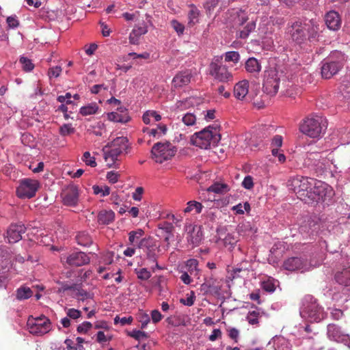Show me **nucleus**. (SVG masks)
Returning <instances> with one entry per match:
<instances>
[{
    "label": "nucleus",
    "mask_w": 350,
    "mask_h": 350,
    "mask_svg": "<svg viewBox=\"0 0 350 350\" xmlns=\"http://www.w3.org/2000/svg\"><path fill=\"white\" fill-rule=\"evenodd\" d=\"M315 180L301 176H296L288 180V187L297 194V198L306 200V198L312 196V186Z\"/></svg>",
    "instance_id": "39448f33"
},
{
    "label": "nucleus",
    "mask_w": 350,
    "mask_h": 350,
    "mask_svg": "<svg viewBox=\"0 0 350 350\" xmlns=\"http://www.w3.org/2000/svg\"><path fill=\"white\" fill-rule=\"evenodd\" d=\"M224 243L226 246L229 245L230 248H233L237 243V239L232 234H228L224 239Z\"/></svg>",
    "instance_id": "de8ad7c7"
},
{
    "label": "nucleus",
    "mask_w": 350,
    "mask_h": 350,
    "mask_svg": "<svg viewBox=\"0 0 350 350\" xmlns=\"http://www.w3.org/2000/svg\"><path fill=\"white\" fill-rule=\"evenodd\" d=\"M256 28V23L254 21H250L244 26L243 29L239 31V38L245 39L249 34L253 31Z\"/></svg>",
    "instance_id": "e433bc0d"
},
{
    "label": "nucleus",
    "mask_w": 350,
    "mask_h": 350,
    "mask_svg": "<svg viewBox=\"0 0 350 350\" xmlns=\"http://www.w3.org/2000/svg\"><path fill=\"white\" fill-rule=\"evenodd\" d=\"M107 118L110 121L121 123H126L130 120V118L126 113L120 114L118 112L109 113Z\"/></svg>",
    "instance_id": "7c9ffc66"
},
{
    "label": "nucleus",
    "mask_w": 350,
    "mask_h": 350,
    "mask_svg": "<svg viewBox=\"0 0 350 350\" xmlns=\"http://www.w3.org/2000/svg\"><path fill=\"white\" fill-rule=\"evenodd\" d=\"M40 183L38 180L31 178H23L20 180L16 189V196L21 199H29L35 196Z\"/></svg>",
    "instance_id": "9d476101"
},
{
    "label": "nucleus",
    "mask_w": 350,
    "mask_h": 350,
    "mask_svg": "<svg viewBox=\"0 0 350 350\" xmlns=\"http://www.w3.org/2000/svg\"><path fill=\"white\" fill-rule=\"evenodd\" d=\"M249 85L250 83L246 79H243L237 83L234 87V97L240 100H245L249 92Z\"/></svg>",
    "instance_id": "4be33fe9"
},
{
    "label": "nucleus",
    "mask_w": 350,
    "mask_h": 350,
    "mask_svg": "<svg viewBox=\"0 0 350 350\" xmlns=\"http://www.w3.org/2000/svg\"><path fill=\"white\" fill-rule=\"evenodd\" d=\"M62 70V68L58 66L50 68L48 71V75L49 78H57L60 75Z\"/></svg>",
    "instance_id": "6e6d98bb"
},
{
    "label": "nucleus",
    "mask_w": 350,
    "mask_h": 350,
    "mask_svg": "<svg viewBox=\"0 0 350 350\" xmlns=\"http://www.w3.org/2000/svg\"><path fill=\"white\" fill-rule=\"evenodd\" d=\"M159 228L164 231L166 234H169L170 235H172L174 230V227L172 224L167 221L159 224Z\"/></svg>",
    "instance_id": "a18cd8bd"
},
{
    "label": "nucleus",
    "mask_w": 350,
    "mask_h": 350,
    "mask_svg": "<svg viewBox=\"0 0 350 350\" xmlns=\"http://www.w3.org/2000/svg\"><path fill=\"white\" fill-rule=\"evenodd\" d=\"M135 273L137 278L142 280H147L151 277V273L146 268H142L139 270L135 269Z\"/></svg>",
    "instance_id": "c03bdc74"
},
{
    "label": "nucleus",
    "mask_w": 350,
    "mask_h": 350,
    "mask_svg": "<svg viewBox=\"0 0 350 350\" xmlns=\"http://www.w3.org/2000/svg\"><path fill=\"white\" fill-rule=\"evenodd\" d=\"M66 314L67 317L72 319H77L81 315V311L75 308H69L67 310Z\"/></svg>",
    "instance_id": "680f3d73"
},
{
    "label": "nucleus",
    "mask_w": 350,
    "mask_h": 350,
    "mask_svg": "<svg viewBox=\"0 0 350 350\" xmlns=\"http://www.w3.org/2000/svg\"><path fill=\"white\" fill-rule=\"evenodd\" d=\"M79 196L78 187L73 185L65 187L61 193L63 204L68 206H75L78 204Z\"/></svg>",
    "instance_id": "2eb2a0df"
},
{
    "label": "nucleus",
    "mask_w": 350,
    "mask_h": 350,
    "mask_svg": "<svg viewBox=\"0 0 350 350\" xmlns=\"http://www.w3.org/2000/svg\"><path fill=\"white\" fill-rule=\"evenodd\" d=\"M130 336L138 340L148 338V334L145 332L140 330H133Z\"/></svg>",
    "instance_id": "bf43d9fd"
},
{
    "label": "nucleus",
    "mask_w": 350,
    "mask_h": 350,
    "mask_svg": "<svg viewBox=\"0 0 350 350\" xmlns=\"http://www.w3.org/2000/svg\"><path fill=\"white\" fill-rule=\"evenodd\" d=\"M198 261L196 259L191 258L186 261L187 272L191 275H198L199 273Z\"/></svg>",
    "instance_id": "f704fd0d"
},
{
    "label": "nucleus",
    "mask_w": 350,
    "mask_h": 350,
    "mask_svg": "<svg viewBox=\"0 0 350 350\" xmlns=\"http://www.w3.org/2000/svg\"><path fill=\"white\" fill-rule=\"evenodd\" d=\"M73 291H76V297L80 300L83 301L90 297V293L83 289L79 284H77V288Z\"/></svg>",
    "instance_id": "a19ab883"
},
{
    "label": "nucleus",
    "mask_w": 350,
    "mask_h": 350,
    "mask_svg": "<svg viewBox=\"0 0 350 350\" xmlns=\"http://www.w3.org/2000/svg\"><path fill=\"white\" fill-rule=\"evenodd\" d=\"M327 337L334 341L341 342L347 340L348 334H345L341 327L334 323H330L327 327Z\"/></svg>",
    "instance_id": "6ab92c4d"
},
{
    "label": "nucleus",
    "mask_w": 350,
    "mask_h": 350,
    "mask_svg": "<svg viewBox=\"0 0 350 350\" xmlns=\"http://www.w3.org/2000/svg\"><path fill=\"white\" fill-rule=\"evenodd\" d=\"M336 282L345 286H350V266L343 269L342 271L338 272L335 275Z\"/></svg>",
    "instance_id": "393cba45"
},
{
    "label": "nucleus",
    "mask_w": 350,
    "mask_h": 350,
    "mask_svg": "<svg viewBox=\"0 0 350 350\" xmlns=\"http://www.w3.org/2000/svg\"><path fill=\"white\" fill-rule=\"evenodd\" d=\"M325 185L322 182L317 181L315 180V183L312 186V196L308 197V198L312 199L313 200L318 201L321 198L323 197L325 195Z\"/></svg>",
    "instance_id": "a878e982"
},
{
    "label": "nucleus",
    "mask_w": 350,
    "mask_h": 350,
    "mask_svg": "<svg viewBox=\"0 0 350 350\" xmlns=\"http://www.w3.org/2000/svg\"><path fill=\"white\" fill-rule=\"evenodd\" d=\"M225 62L237 64L240 60V55L237 51H228L224 54Z\"/></svg>",
    "instance_id": "58836bf2"
},
{
    "label": "nucleus",
    "mask_w": 350,
    "mask_h": 350,
    "mask_svg": "<svg viewBox=\"0 0 350 350\" xmlns=\"http://www.w3.org/2000/svg\"><path fill=\"white\" fill-rule=\"evenodd\" d=\"M262 288L263 290L269 293L273 292L275 289L274 284L269 280L262 282Z\"/></svg>",
    "instance_id": "052dcab7"
},
{
    "label": "nucleus",
    "mask_w": 350,
    "mask_h": 350,
    "mask_svg": "<svg viewBox=\"0 0 350 350\" xmlns=\"http://www.w3.org/2000/svg\"><path fill=\"white\" fill-rule=\"evenodd\" d=\"M83 160L85 163L86 165H90L91 167H96V162L95 161V158L91 157L90 153L89 152H85L83 155Z\"/></svg>",
    "instance_id": "3c124183"
},
{
    "label": "nucleus",
    "mask_w": 350,
    "mask_h": 350,
    "mask_svg": "<svg viewBox=\"0 0 350 350\" xmlns=\"http://www.w3.org/2000/svg\"><path fill=\"white\" fill-rule=\"evenodd\" d=\"M92 189H93L94 193L96 195L100 193L102 196H107L109 195V193H110V189L107 186H105L104 187V189H103L102 187H100L98 185H94L92 187Z\"/></svg>",
    "instance_id": "49530a36"
},
{
    "label": "nucleus",
    "mask_w": 350,
    "mask_h": 350,
    "mask_svg": "<svg viewBox=\"0 0 350 350\" xmlns=\"http://www.w3.org/2000/svg\"><path fill=\"white\" fill-rule=\"evenodd\" d=\"M186 230L188 231L187 241L193 245H198L202 239L200 227L189 225L186 226Z\"/></svg>",
    "instance_id": "412c9836"
},
{
    "label": "nucleus",
    "mask_w": 350,
    "mask_h": 350,
    "mask_svg": "<svg viewBox=\"0 0 350 350\" xmlns=\"http://www.w3.org/2000/svg\"><path fill=\"white\" fill-rule=\"evenodd\" d=\"M172 27L174 29V31L180 36L183 35L185 31V26L179 23L176 20H172L170 22Z\"/></svg>",
    "instance_id": "8fccbe9b"
},
{
    "label": "nucleus",
    "mask_w": 350,
    "mask_h": 350,
    "mask_svg": "<svg viewBox=\"0 0 350 350\" xmlns=\"http://www.w3.org/2000/svg\"><path fill=\"white\" fill-rule=\"evenodd\" d=\"M147 32L148 28L145 24H143L142 26L135 27L129 36L130 42L135 44L137 41V38L146 34Z\"/></svg>",
    "instance_id": "bb28decb"
},
{
    "label": "nucleus",
    "mask_w": 350,
    "mask_h": 350,
    "mask_svg": "<svg viewBox=\"0 0 350 350\" xmlns=\"http://www.w3.org/2000/svg\"><path fill=\"white\" fill-rule=\"evenodd\" d=\"M131 145L126 137H118L103 148V158L108 167L119 168L122 157L129 153Z\"/></svg>",
    "instance_id": "7ed1b4c3"
},
{
    "label": "nucleus",
    "mask_w": 350,
    "mask_h": 350,
    "mask_svg": "<svg viewBox=\"0 0 350 350\" xmlns=\"http://www.w3.org/2000/svg\"><path fill=\"white\" fill-rule=\"evenodd\" d=\"M259 312L256 311L250 312L247 316V321L251 325L258 323Z\"/></svg>",
    "instance_id": "4d7b16f0"
},
{
    "label": "nucleus",
    "mask_w": 350,
    "mask_h": 350,
    "mask_svg": "<svg viewBox=\"0 0 350 350\" xmlns=\"http://www.w3.org/2000/svg\"><path fill=\"white\" fill-rule=\"evenodd\" d=\"M33 295V291L29 287L21 286L16 290V297L18 300L27 299Z\"/></svg>",
    "instance_id": "2f4dec72"
},
{
    "label": "nucleus",
    "mask_w": 350,
    "mask_h": 350,
    "mask_svg": "<svg viewBox=\"0 0 350 350\" xmlns=\"http://www.w3.org/2000/svg\"><path fill=\"white\" fill-rule=\"evenodd\" d=\"M343 64L341 61L332 60L331 57L324 59L322 62L321 75L325 79H330L342 68Z\"/></svg>",
    "instance_id": "4468645a"
},
{
    "label": "nucleus",
    "mask_w": 350,
    "mask_h": 350,
    "mask_svg": "<svg viewBox=\"0 0 350 350\" xmlns=\"http://www.w3.org/2000/svg\"><path fill=\"white\" fill-rule=\"evenodd\" d=\"M144 193V189L142 187H138L136 188L135 192L133 193V198L136 201H140L142 200V196Z\"/></svg>",
    "instance_id": "774afa93"
},
{
    "label": "nucleus",
    "mask_w": 350,
    "mask_h": 350,
    "mask_svg": "<svg viewBox=\"0 0 350 350\" xmlns=\"http://www.w3.org/2000/svg\"><path fill=\"white\" fill-rule=\"evenodd\" d=\"M131 145L126 137H118L103 148V158L108 167L119 168L122 157L129 153Z\"/></svg>",
    "instance_id": "f03ea898"
},
{
    "label": "nucleus",
    "mask_w": 350,
    "mask_h": 350,
    "mask_svg": "<svg viewBox=\"0 0 350 350\" xmlns=\"http://www.w3.org/2000/svg\"><path fill=\"white\" fill-rule=\"evenodd\" d=\"M99 224L108 225L112 223L115 219V213L111 210H102L97 215Z\"/></svg>",
    "instance_id": "b1692460"
},
{
    "label": "nucleus",
    "mask_w": 350,
    "mask_h": 350,
    "mask_svg": "<svg viewBox=\"0 0 350 350\" xmlns=\"http://www.w3.org/2000/svg\"><path fill=\"white\" fill-rule=\"evenodd\" d=\"M284 268L288 271H296L304 267L303 260L298 257L289 258L284 262Z\"/></svg>",
    "instance_id": "5701e85b"
},
{
    "label": "nucleus",
    "mask_w": 350,
    "mask_h": 350,
    "mask_svg": "<svg viewBox=\"0 0 350 350\" xmlns=\"http://www.w3.org/2000/svg\"><path fill=\"white\" fill-rule=\"evenodd\" d=\"M199 15V10L194 5H191L190 10L188 14V25L191 27L196 24L198 22Z\"/></svg>",
    "instance_id": "473e14b6"
},
{
    "label": "nucleus",
    "mask_w": 350,
    "mask_h": 350,
    "mask_svg": "<svg viewBox=\"0 0 350 350\" xmlns=\"http://www.w3.org/2000/svg\"><path fill=\"white\" fill-rule=\"evenodd\" d=\"M29 332L34 335H43L51 329L50 320L45 317L29 319L27 323Z\"/></svg>",
    "instance_id": "9b49d317"
},
{
    "label": "nucleus",
    "mask_w": 350,
    "mask_h": 350,
    "mask_svg": "<svg viewBox=\"0 0 350 350\" xmlns=\"http://www.w3.org/2000/svg\"><path fill=\"white\" fill-rule=\"evenodd\" d=\"M210 73L215 79L221 82H228L232 80V75L225 65L213 62L210 65Z\"/></svg>",
    "instance_id": "dca6fc26"
},
{
    "label": "nucleus",
    "mask_w": 350,
    "mask_h": 350,
    "mask_svg": "<svg viewBox=\"0 0 350 350\" xmlns=\"http://www.w3.org/2000/svg\"><path fill=\"white\" fill-rule=\"evenodd\" d=\"M242 185L245 189H251L254 187L253 178L251 176L245 177L242 182Z\"/></svg>",
    "instance_id": "e2e57ef3"
},
{
    "label": "nucleus",
    "mask_w": 350,
    "mask_h": 350,
    "mask_svg": "<svg viewBox=\"0 0 350 350\" xmlns=\"http://www.w3.org/2000/svg\"><path fill=\"white\" fill-rule=\"evenodd\" d=\"M227 331L228 336L237 342L239 336V331L234 327H230L228 329Z\"/></svg>",
    "instance_id": "0e129e2a"
},
{
    "label": "nucleus",
    "mask_w": 350,
    "mask_h": 350,
    "mask_svg": "<svg viewBox=\"0 0 350 350\" xmlns=\"http://www.w3.org/2000/svg\"><path fill=\"white\" fill-rule=\"evenodd\" d=\"M325 127L321 117H308L300 125V131L310 137L317 138L320 137Z\"/></svg>",
    "instance_id": "1a4fd4ad"
},
{
    "label": "nucleus",
    "mask_w": 350,
    "mask_h": 350,
    "mask_svg": "<svg viewBox=\"0 0 350 350\" xmlns=\"http://www.w3.org/2000/svg\"><path fill=\"white\" fill-rule=\"evenodd\" d=\"M183 122L187 126H192L196 122V116L191 113H187L182 118Z\"/></svg>",
    "instance_id": "37998d69"
},
{
    "label": "nucleus",
    "mask_w": 350,
    "mask_h": 350,
    "mask_svg": "<svg viewBox=\"0 0 350 350\" xmlns=\"http://www.w3.org/2000/svg\"><path fill=\"white\" fill-rule=\"evenodd\" d=\"M99 109V107L96 103H91L85 106H83L80 108L79 113L83 116H90L96 114L98 113Z\"/></svg>",
    "instance_id": "c85d7f7f"
},
{
    "label": "nucleus",
    "mask_w": 350,
    "mask_h": 350,
    "mask_svg": "<svg viewBox=\"0 0 350 350\" xmlns=\"http://www.w3.org/2000/svg\"><path fill=\"white\" fill-rule=\"evenodd\" d=\"M304 300L307 304H304V307L300 312L303 317L308 319L311 322H319L325 318V314L323 309L319 306L316 300H313L312 297L307 295Z\"/></svg>",
    "instance_id": "423d86ee"
},
{
    "label": "nucleus",
    "mask_w": 350,
    "mask_h": 350,
    "mask_svg": "<svg viewBox=\"0 0 350 350\" xmlns=\"http://www.w3.org/2000/svg\"><path fill=\"white\" fill-rule=\"evenodd\" d=\"M19 61L22 64L23 69L25 71L29 72L34 68V64L32 63L31 59L25 57H21Z\"/></svg>",
    "instance_id": "ea45409f"
},
{
    "label": "nucleus",
    "mask_w": 350,
    "mask_h": 350,
    "mask_svg": "<svg viewBox=\"0 0 350 350\" xmlns=\"http://www.w3.org/2000/svg\"><path fill=\"white\" fill-rule=\"evenodd\" d=\"M63 264H67L71 267H81L88 265L90 258L85 253L83 252H75L61 258Z\"/></svg>",
    "instance_id": "ddd939ff"
},
{
    "label": "nucleus",
    "mask_w": 350,
    "mask_h": 350,
    "mask_svg": "<svg viewBox=\"0 0 350 350\" xmlns=\"http://www.w3.org/2000/svg\"><path fill=\"white\" fill-rule=\"evenodd\" d=\"M192 78L191 71L185 70L178 72L173 78L172 84L174 88H180L187 85Z\"/></svg>",
    "instance_id": "aec40b11"
},
{
    "label": "nucleus",
    "mask_w": 350,
    "mask_h": 350,
    "mask_svg": "<svg viewBox=\"0 0 350 350\" xmlns=\"http://www.w3.org/2000/svg\"><path fill=\"white\" fill-rule=\"evenodd\" d=\"M75 131V128L70 124H64L59 128V134L62 136L72 134Z\"/></svg>",
    "instance_id": "79ce46f5"
},
{
    "label": "nucleus",
    "mask_w": 350,
    "mask_h": 350,
    "mask_svg": "<svg viewBox=\"0 0 350 350\" xmlns=\"http://www.w3.org/2000/svg\"><path fill=\"white\" fill-rule=\"evenodd\" d=\"M60 286V288L59 290V292L61 291H66L68 290H75L76 288H77V284L73 283V284H68L66 282H57Z\"/></svg>",
    "instance_id": "603ef678"
},
{
    "label": "nucleus",
    "mask_w": 350,
    "mask_h": 350,
    "mask_svg": "<svg viewBox=\"0 0 350 350\" xmlns=\"http://www.w3.org/2000/svg\"><path fill=\"white\" fill-rule=\"evenodd\" d=\"M138 247L146 249L147 259L155 263L157 267L159 266L157 263V252L159 251V245L157 244L156 241L152 237L143 238L140 240Z\"/></svg>",
    "instance_id": "f8f14e48"
},
{
    "label": "nucleus",
    "mask_w": 350,
    "mask_h": 350,
    "mask_svg": "<svg viewBox=\"0 0 350 350\" xmlns=\"http://www.w3.org/2000/svg\"><path fill=\"white\" fill-rule=\"evenodd\" d=\"M137 319L139 322L142 323V328H144L150 321L149 315L143 312H139L137 314Z\"/></svg>",
    "instance_id": "09e8293b"
},
{
    "label": "nucleus",
    "mask_w": 350,
    "mask_h": 350,
    "mask_svg": "<svg viewBox=\"0 0 350 350\" xmlns=\"http://www.w3.org/2000/svg\"><path fill=\"white\" fill-rule=\"evenodd\" d=\"M321 25L319 20L312 18L308 21L298 20L291 25L289 33L293 42L299 45L318 42L321 36Z\"/></svg>",
    "instance_id": "f257e3e1"
},
{
    "label": "nucleus",
    "mask_w": 350,
    "mask_h": 350,
    "mask_svg": "<svg viewBox=\"0 0 350 350\" xmlns=\"http://www.w3.org/2000/svg\"><path fill=\"white\" fill-rule=\"evenodd\" d=\"M176 152L174 146L166 142L164 143L158 142L154 144L151 149V158L158 163H162L165 161L171 159Z\"/></svg>",
    "instance_id": "0eeeda50"
},
{
    "label": "nucleus",
    "mask_w": 350,
    "mask_h": 350,
    "mask_svg": "<svg viewBox=\"0 0 350 350\" xmlns=\"http://www.w3.org/2000/svg\"><path fill=\"white\" fill-rule=\"evenodd\" d=\"M344 316L343 311L340 309L335 308L331 312V317L334 320H339Z\"/></svg>",
    "instance_id": "338daca9"
},
{
    "label": "nucleus",
    "mask_w": 350,
    "mask_h": 350,
    "mask_svg": "<svg viewBox=\"0 0 350 350\" xmlns=\"http://www.w3.org/2000/svg\"><path fill=\"white\" fill-rule=\"evenodd\" d=\"M144 234V231L142 229H137L136 230H132L129 233V241L131 245L138 246V244L142 239V236Z\"/></svg>",
    "instance_id": "c756f323"
},
{
    "label": "nucleus",
    "mask_w": 350,
    "mask_h": 350,
    "mask_svg": "<svg viewBox=\"0 0 350 350\" xmlns=\"http://www.w3.org/2000/svg\"><path fill=\"white\" fill-rule=\"evenodd\" d=\"M187 205V207L184 209L185 213H189L194 211L195 213L198 214L201 213L203 208L201 203L194 200L188 202Z\"/></svg>",
    "instance_id": "c9c22d12"
},
{
    "label": "nucleus",
    "mask_w": 350,
    "mask_h": 350,
    "mask_svg": "<svg viewBox=\"0 0 350 350\" xmlns=\"http://www.w3.org/2000/svg\"><path fill=\"white\" fill-rule=\"evenodd\" d=\"M323 20L326 27L331 31H336L341 27V17L336 11L330 10L326 12L323 16Z\"/></svg>",
    "instance_id": "f3484780"
},
{
    "label": "nucleus",
    "mask_w": 350,
    "mask_h": 350,
    "mask_svg": "<svg viewBox=\"0 0 350 350\" xmlns=\"http://www.w3.org/2000/svg\"><path fill=\"white\" fill-rule=\"evenodd\" d=\"M280 76L275 68H269L265 70L262 88L267 95L271 97L276 95L280 86Z\"/></svg>",
    "instance_id": "6e6552de"
},
{
    "label": "nucleus",
    "mask_w": 350,
    "mask_h": 350,
    "mask_svg": "<svg viewBox=\"0 0 350 350\" xmlns=\"http://www.w3.org/2000/svg\"><path fill=\"white\" fill-rule=\"evenodd\" d=\"M228 191V185L223 183H215L208 189V191L216 193H222Z\"/></svg>",
    "instance_id": "4c0bfd02"
},
{
    "label": "nucleus",
    "mask_w": 350,
    "mask_h": 350,
    "mask_svg": "<svg viewBox=\"0 0 350 350\" xmlns=\"http://www.w3.org/2000/svg\"><path fill=\"white\" fill-rule=\"evenodd\" d=\"M221 139V135L217 128L208 126L200 132L194 133L191 142L194 146L202 149H208L215 146Z\"/></svg>",
    "instance_id": "20e7f679"
},
{
    "label": "nucleus",
    "mask_w": 350,
    "mask_h": 350,
    "mask_svg": "<svg viewBox=\"0 0 350 350\" xmlns=\"http://www.w3.org/2000/svg\"><path fill=\"white\" fill-rule=\"evenodd\" d=\"M92 327V325L90 322L85 321L77 327V332L80 334H85Z\"/></svg>",
    "instance_id": "5fc2aeb1"
},
{
    "label": "nucleus",
    "mask_w": 350,
    "mask_h": 350,
    "mask_svg": "<svg viewBox=\"0 0 350 350\" xmlns=\"http://www.w3.org/2000/svg\"><path fill=\"white\" fill-rule=\"evenodd\" d=\"M245 68L247 72L250 73H258L261 70L260 63L254 57H250L246 61Z\"/></svg>",
    "instance_id": "cd10ccee"
},
{
    "label": "nucleus",
    "mask_w": 350,
    "mask_h": 350,
    "mask_svg": "<svg viewBox=\"0 0 350 350\" xmlns=\"http://www.w3.org/2000/svg\"><path fill=\"white\" fill-rule=\"evenodd\" d=\"M25 226L21 224H12L7 230V238L9 243H14L22 239V234L25 233Z\"/></svg>",
    "instance_id": "a211bd4d"
},
{
    "label": "nucleus",
    "mask_w": 350,
    "mask_h": 350,
    "mask_svg": "<svg viewBox=\"0 0 350 350\" xmlns=\"http://www.w3.org/2000/svg\"><path fill=\"white\" fill-rule=\"evenodd\" d=\"M120 177V174L118 172L110 171L107 174V179L111 183H116L118 181V178Z\"/></svg>",
    "instance_id": "13d9d810"
},
{
    "label": "nucleus",
    "mask_w": 350,
    "mask_h": 350,
    "mask_svg": "<svg viewBox=\"0 0 350 350\" xmlns=\"http://www.w3.org/2000/svg\"><path fill=\"white\" fill-rule=\"evenodd\" d=\"M77 243L84 247L90 246L92 243V237L86 232H79L76 236Z\"/></svg>",
    "instance_id": "72a5a7b5"
},
{
    "label": "nucleus",
    "mask_w": 350,
    "mask_h": 350,
    "mask_svg": "<svg viewBox=\"0 0 350 350\" xmlns=\"http://www.w3.org/2000/svg\"><path fill=\"white\" fill-rule=\"evenodd\" d=\"M221 0H206L204 4V8L206 10V12L211 13L220 2Z\"/></svg>",
    "instance_id": "864d4df0"
},
{
    "label": "nucleus",
    "mask_w": 350,
    "mask_h": 350,
    "mask_svg": "<svg viewBox=\"0 0 350 350\" xmlns=\"http://www.w3.org/2000/svg\"><path fill=\"white\" fill-rule=\"evenodd\" d=\"M283 138L281 135H275L271 142V146L273 148H280L282 145Z\"/></svg>",
    "instance_id": "69168bd1"
}]
</instances>
